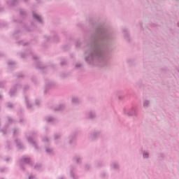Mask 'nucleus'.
<instances>
[{
  "label": "nucleus",
  "mask_w": 179,
  "mask_h": 179,
  "mask_svg": "<svg viewBox=\"0 0 179 179\" xmlns=\"http://www.w3.org/2000/svg\"><path fill=\"white\" fill-rule=\"evenodd\" d=\"M115 37V35L106 24L95 27L85 51L86 62L92 66H106L108 64V54L111 51L110 44Z\"/></svg>",
  "instance_id": "obj_1"
},
{
  "label": "nucleus",
  "mask_w": 179,
  "mask_h": 179,
  "mask_svg": "<svg viewBox=\"0 0 179 179\" xmlns=\"http://www.w3.org/2000/svg\"><path fill=\"white\" fill-rule=\"evenodd\" d=\"M123 113L129 117H138V106L134 105L130 108H124Z\"/></svg>",
  "instance_id": "obj_2"
},
{
  "label": "nucleus",
  "mask_w": 179,
  "mask_h": 179,
  "mask_svg": "<svg viewBox=\"0 0 179 179\" xmlns=\"http://www.w3.org/2000/svg\"><path fill=\"white\" fill-rule=\"evenodd\" d=\"M34 138H36V133L34 132H31L27 135V142L35 148V149L38 150V145H37V142L34 141Z\"/></svg>",
  "instance_id": "obj_3"
},
{
  "label": "nucleus",
  "mask_w": 179,
  "mask_h": 179,
  "mask_svg": "<svg viewBox=\"0 0 179 179\" xmlns=\"http://www.w3.org/2000/svg\"><path fill=\"white\" fill-rule=\"evenodd\" d=\"M19 89H22V90H27V89H29V86L28 85H25L24 87H22L21 85L17 84L16 85H14L10 90L9 94L10 96V97H13V96H15V94H16V91Z\"/></svg>",
  "instance_id": "obj_4"
},
{
  "label": "nucleus",
  "mask_w": 179,
  "mask_h": 179,
  "mask_svg": "<svg viewBox=\"0 0 179 179\" xmlns=\"http://www.w3.org/2000/svg\"><path fill=\"white\" fill-rule=\"evenodd\" d=\"M29 164H30V158L27 157H22L19 162L20 167L21 170H23V171H24V167H26V165Z\"/></svg>",
  "instance_id": "obj_5"
},
{
  "label": "nucleus",
  "mask_w": 179,
  "mask_h": 179,
  "mask_svg": "<svg viewBox=\"0 0 179 179\" xmlns=\"http://www.w3.org/2000/svg\"><path fill=\"white\" fill-rule=\"evenodd\" d=\"M33 59H34V61L36 62V67L38 69H44V68H45V66L40 61L38 56L34 55L33 56Z\"/></svg>",
  "instance_id": "obj_6"
},
{
  "label": "nucleus",
  "mask_w": 179,
  "mask_h": 179,
  "mask_svg": "<svg viewBox=\"0 0 179 179\" xmlns=\"http://www.w3.org/2000/svg\"><path fill=\"white\" fill-rule=\"evenodd\" d=\"M99 136H100V131L99 130H94L90 134V139L92 141H94V139L99 138Z\"/></svg>",
  "instance_id": "obj_7"
},
{
  "label": "nucleus",
  "mask_w": 179,
  "mask_h": 179,
  "mask_svg": "<svg viewBox=\"0 0 179 179\" xmlns=\"http://www.w3.org/2000/svg\"><path fill=\"white\" fill-rule=\"evenodd\" d=\"M32 16H33L34 20H36V22H38V23H43V17H41V15H38V13H37L36 12H33Z\"/></svg>",
  "instance_id": "obj_8"
},
{
  "label": "nucleus",
  "mask_w": 179,
  "mask_h": 179,
  "mask_svg": "<svg viewBox=\"0 0 179 179\" xmlns=\"http://www.w3.org/2000/svg\"><path fill=\"white\" fill-rule=\"evenodd\" d=\"M110 170H114L115 171L120 170V163H118L117 162H112L110 163Z\"/></svg>",
  "instance_id": "obj_9"
},
{
  "label": "nucleus",
  "mask_w": 179,
  "mask_h": 179,
  "mask_svg": "<svg viewBox=\"0 0 179 179\" xmlns=\"http://www.w3.org/2000/svg\"><path fill=\"white\" fill-rule=\"evenodd\" d=\"M24 29L27 30V31H33V30H36V24L33 23L28 24L24 26Z\"/></svg>",
  "instance_id": "obj_10"
},
{
  "label": "nucleus",
  "mask_w": 179,
  "mask_h": 179,
  "mask_svg": "<svg viewBox=\"0 0 179 179\" xmlns=\"http://www.w3.org/2000/svg\"><path fill=\"white\" fill-rule=\"evenodd\" d=\"M76 139V134H72L68 138L69 145H73L75 143V141Z\"/></svg>",
  "instance_id": "obj_11"
},
{
  "label": "nucleus",
  "mask_w": 179,
  "mask_h": 179,
  "mask_svg": "<svg viewBox=\"0 0 179 179\" xmlns=\"http://www.w3.org/2000/svg\"><path fill=\"white\" fill-rule=\"evenodd\" d=\"M19 3V0H9L6 2L7 6L10 8L12 6H16Z\"/></svg>",
  "instance_id": "obj_12"
},
{
  "label": "nucleus",
  "mask_w": 179,
  "mask_h": 179,
  "mask_svg": "<svg viewBox=\"0 0 179 179\" xmlns=\"http://www.w3.org/2000/svg\"><path fill=\"white\" fill-rule=\"evenodd\" d=\"M86 115L88 118L93 120V119L96 118V111L89 110L88 112H87Z\"/></svg>",
  "instance_id": "obj_13"
},
{
  "label": "nucleus",
  "mask_w": 179,
  "mask_h": 179,
  "mask_svg": "<svg viewBox=\"0 0 179 179\" xmlns=\"http://www.w3.org/2000/svg\"><path fill=\"white\" fill-rule=\"evenodd\" d=\"M124 38L127 41H131V35L129 34V29H124Z\"/></svg>",
  "instance_id": "obj_14"
},
{
  "label": "nucleus",
  "mask_w": 179,
  "mask_h": 179,
  "mask_svg": "<svg viewBox=\"0 0 179 179\" xmlns=\"http://www.w3.org/2000/svg\"><path fill=\"white\" fill-rule=\"evenodd\" d=\"M24 101L28 108H31V107H33V103L30 101V98L29 96H25Z\"/></svg>",
  "instance_id": "obj_15"
},
{
  "label": "nucleus",
  "mask_w": 179,
  "mask_h": 179,
  "mask_svg": "<svg viewBox=\"0 0 179 179\" xmlns=\"http://www.w3.org/2000/svg\"><path fill=\"white\" fill-rule=\"evenodd\" d=\"M20 36H22V31H20V29H17L14 31L13 34V36L14 37V38H19Z\"/></svg>",
  "instance_id": "obj_16"
},
{
  "label": "nucleus",
  "mask_w": 179,
  "mask_h": 179,
  "mask_svg": "<svg viewBox=\"0 0 179 179\" xmlns=\"http://www.w3.org/2000/svg\"><path fill=\"white\" fill-rule=\"evenodd\" d=\"M143 108H149L150 107V100L144 99L143 101Z\"/></svg>",
  "instance_id": "obj_17"
},
{
  "label": "nucleus",
  "mask_w": 179,
  "mask_h": 179,
  "mask_svg": "<svg viewBox=\"0 0 179 179\" xmlns=\"http://www.w3.org/2000/svg\"><path fill=\"white\" fill-rule=\"evenodd\" d=\"M46 122H52V124L55 123L57 121V119H55V117H52V116H47L45 118Z\"/></svg>",
  "instance_id": "obj_18"
},
{
  "label": "nucleus",
  "mask_w": 179,
  "mask_h": 179,
  "mask_svg": "<svg viewBox=\"0 0 179 179\" xmlns=\"http://www.w3.org/2000/svg\"><path fill=\"white\" fill-rule=\"evenodd\" d=\"M15 142L16 143V145L18 149H23V145L19 138L15 139Z\"/></svg>",
  "instance_id": "obj_19"
},
{
  "label": "nucleus",
  "mask_w": 179,
  "mask_h": 179,
  "mask_svg": "<svg viewBox=\"0 0 179 179\" xmlns=\"http://www.w3.org/2000/svg\"><path fill=\"white\" fill-rule=\"evenodd\" d=\"M150 157V153L149 151H143V159L148 160Z\"/></svg>",
  "instance_id": "obj_20"
},
{
  "label": "nucleus",
  "mask_w": 179,
  "mask_h": 179,
  "mask_svg": "<svg viewBox=\"0 0 179 179\" xmlns=\"http://www.w3.org/2000/svg\"><path fill=\"white\" fill-rule=\"evenodd\" d=\"M65 108V104L64 103H60L59 105H58L55 108V111H61V110H64V108Z\"/></svg>",
  "instance_id": "obj_21"
},
{
  "label": "nucleus",
  "mask_w": 179,
  "mask_h": 179,
  "mask_svg": "<svg viewBox=\"0 0 179 179\" xmlns=\"http://www.w3.org/2000/svg\"><path fill=\"white\" fill-rule=\"evenodd\" d=\"M8 68H10V69H13V68H15V65H16V63L13 61H9L7 63Z\"/></svg>",
  "instance_id": "obj_22"
},
{
  "label": "nucleus",
  "mask_w": 179,
  "mask_h": 179,
  "mask_svg": "<svg viewBox=\"0 0 179 179\" xmlns=\"http://www.w3.org/2000/svg\"><path fill=\"white\" fill-rule=\"evenodd\" d=\"M73 160L74 162H76V163H80L82 162V157H80V155H75L73 157Z\"/></svg>",
  "instance_id": "obj_23"
},
{
  "label": "nucleus",
  "mask_w": 179,
  "mask_h": 179,
  "mask_svg": "<svg viewBox=\"0 0 179 179\" xmlns=\"http://www.w3.org/2000/svg\"><path fill=\"white\" fill-rule=\"evenodd\" d=\"M72 103H73V104H78V103H79V98H78L77 96L73 97Z\"/></svg>",
  "instance_id": "obj_24"
},
{
  "label": "nucleus",
  "mask_w": 179,
  "mask_h": 179,
  "mask_svg": "<svg viewBox=\"0 0 179 179\" xmlns=\"http://www.w3.org/2000/svg\"><path fill=\"white\" fill-rule=\"evenodd\" d=\"M51 86H54V82H52V81H48V82L46 83L45 88H46V89H48V88L51 87Z\"/></svg>",
  "instance_id": "obj_25"
},
{
  "label": "nucleus",
  "mask_w": 179,
  "mask_h": 179,
  "mask_svg": "<svg viewBox=\"0 0 179 179\" xmlns=\"http://www.w3.org/2000/svg\"><path fill=\"white\" fill-rule=\"evenodd\" d=\"M52 37H53L54 41H57V38H58V34H57V32H52Z\"/></svg>",
  "instance_id": "obj_26"
},
{
  "label": "nucleus",
  "mask_w": 179,
  "mask_h": 179,
  "mask_svg": "<svg viewBox=\"0 0 179 179\" xmlns=\"http://www.w3.org/2000/svg\"><path fill=\"white\" fill-rule=\"evenodd\" d=\"M61 136H62L61 133H57L54 135V138L55 141H58V139H59Z\"/></svg>",
  "instance_id": "obj_27"
},
{
  "label": "nucleus",
  "mask_w": 179,
  "mask_h": 179,
  "mask_svg": "<svg viewBox=\"0 0 179 179\" xmlns=\"http://www.w3.org/2000/svg\"><path fill=\"white\" fill-rule=\"evenodd\" d=\"M7 171H8V168L6 167L0 168V173H7Z\"/></svg>",
  "instance_id": "obj_28"
},
{
  "label": "nucleus",
  "mask_w": 179,
  "mask_h": 179,
  "mask_svg": "<svg viewBox=\"0 0 179 179\" xmlns=\"http://www.w3.org/2000/svg\"><path fill=\"white\" fill-rule=\"evenodd\" d=\"M7 128H8V125H6L4 129H0V132H1L3 135H5V134H6Z\"/></svg>",
  "instance_id": "obj_29"
},
{
  "label": "nucleus",
  "mask_w": 179,
  "mask_h": 179,
  "mask_svg": "<svg viewBox=\"0 0 179 179\" xmlns=\"http://www.w3.org/2000/svg\"><path fill=\"white\" fill-rule=\"evenodd\" d=\"M70 174H71V177L73 178V179L78 178V176H76V175H75V173H73V171H71Z\"/></svg>",
  "instance_id": "obj_30"
},
{
  "label": "nucleus",
  "mask_w": 179,
  "mask_h": 179,
  "mask_svg": "<svg viewBox=\"0 0 179 179\" xmlns=\"http://www.w3.org/2000/svg\"><path fill=\"white\" fill-rule=\"evenodd\" d=\"M6 106L8 108H13V105L12 104V103L10 102H8L6 103Z\"/></svg>",
  "instance_id": "obj_31"
},
{
  "label": "nucleus",
  "mask_w": 179,
  "mask_h": 179,
  "mask_svg": "<svg viewBox=\"0 0 179 179\" xmlns=\"http://www.w3.org/2000/svg\"><path fill=\"white\" fill-rule=\"evenodd\" d=\"M95 166H96V167H101V166H103V162H96L95 163Z\"/></svg>",
  "instance_id": "obj_32"
},
{
  "label": "nucleus",
  "mask_w": 179,
  "mask_h": 179,
  "mask_svg": "<svg viewBox=\"0 0 179 179\" xmlns=\"http://www.w3.org/2000/svg\"><path fill=\"white\" fill-rule=\"evenodd\" d=\"M43 142H45L47 143L50 142V139L48 138V136H44L43 138Z\"/></svg>",
  "instance_id": "obj_33"
},
{
  "label": "nucleus",
  "mask_w": 179,
  "mask_h": 179,
  "mask_svg": "<svg viewBox=\"0 0 179 179\" xmlns=\"http://www.w3.org/2000/svg\"><path fill=\"white\" fill-rule=\"evenodd\" d=\"M46 153L51 154L52 152V148H45Z\"/></svg>",
  "instance_id": "obj_34"
},
{
  "label": "nucleus",
  "mask_w": 179,
  "mask_h": 179,
  "mask_svg": "<svg viewBox=\"0 0 179 179\" xmlns=\"http://www.w3.org/2000/svg\"><path fill=\"white\" fill-rule=\"evenodd\" d=\"M20 132V131L18 129H13V135H17V134H19Z\"/></svg>",
  "instance_id": "obj_35"
},
{
  "label": "nucleus",
  "mask_w": 179,
  "mask_h": 179,
  "mask_svg": "<svg viewBox=\"0 0 179 179\" xmlns=\"http://www.w3.org/2000/svg\"><path fill=\"white\" fill-rule=\"evenodd\" d=\"M20 14L21 16H25L26 15V11L24 10H20Z\"/></svg>",
  "instance_id": "obj_36"
},
{
  "label": "nucleus",
  "mask_w": 179,
  "mask_h": 179,
  "mask_svg": "<svg viewBox=\"0 0 179 179\" xmlns=\"http://www.w3.org/2000/svg\"><path fill=\"white\" fill-rule=\"evenodd\" d=\"M18 44H21L22 45H27V43H24V41H20L17 42Z\"/></svg>",
  "instance_id": "obj_37"
},
{
  "label": "nucleus",
  "mask_w": 179,
  "mask_h": 179,
  "mask_svg": "<svg viewBox=\"0 0 179 179\" xmlns=\"http://www.w3.org/2000/svg\"><path fill=\"white\" fill-rule=\"evenodd\" d=\"M5 87V81H0V88Z\"/></svg>",
  "instance_id": "obj_38"
},
{
  "label": "nucleus",
  "mask_w": 179,
  "mask_h": 179,
  "mask_svg": "<svg viewBox=\"0 0 179 179\" xmlns=\"http://www.w3.org/2000/svg\"><path fill=\"white\" fill-rule=\"evenodd\" d=\"M90 164H85V170H90Z\"/></svg>",
  "instance_id": "obj_39"
},
{
  "label": "nucleus",
  "mask_w": 179,
  "mask_h": 179,
  "mask_svg": "<svg viewBox=\"0 0 179 179\" xmlns=\"http://www.w3.org/2000/svg\"><path fill=\"white\" fill-rule=\"evenodd\" d=\"M40 103H41V101L40 99H36L35 104L36 106H40Z\"/></svg>",
  "instance_id": "obj_40"
},
{
  "label": "nucleus",
  "mask_w": 179,
  "mask_h": 179,
  "mask_svg": "<svg viewBox=\"0 0 179 179\" xmlns=\"http://www.w3.org/2000/svg\"><path fill=\"white\" fill-rule=\"evenodd\" d=\"M8 124H12V122H13V119H12V117H8Z\"/></svg>",
  "instance_id": "obj_41"
},
{
  "label": "nucleus",
  "mask_w": 179,
  "mask_h": 179,
  "mask_svg": "<svg viewBox=\"0 0 179 179\" xmlns=\"http://www.w3.org/2000/svg\"><path fill=\"white\" fill-rule=\"evenodd\" d=\"M45 40H47V41H48V40H51V36L48 35H45Z\"/></svg>",
  "instance_id": "obj_42"
},
{
  "label": "nucleus",
  "mask_w": 179,
  "mask_h": 179,
  "mask_svg": "<svg viewBox=\"0 0 179 179\" xmlns=\"http://www.w3.org/2000/svg\"><path fill=\"white\" fill-rule=\"evenodd\" d=\"M28 179H37V178L36 177V176L31 175L29 176Z\"/></svg>",
  "instance_id": "obj_43"
},
{
  "label": "nucleus",
  "mask_w": 179,
  "mask_h": 179,
  "mask_svg": "<svg viewBox=\"0 0 179 179\" xmlns=\"http://www.w3.org/2000/svg\"><path fill=\"white\" fill-rule=\"evenodd\" d=\"M34 167H35V169H36V170H38V169H40V167H41V166L40 164H36V165L34 166Z\"/></svg>",
  "instance_id": "obj_44"
},
{
  "label": "nucleus",
  "mask_w": 179,
  "mask_h": 179,
  "mask_svg": "<svg viewBox=\"0 0 179 179\" xmlns=\"http://www.w3.org/2000/svg\"><path fill=\"white\" fill-rule=\"evenodd\" d=\"M66 64V59H64L61 62V65H65Z\"/></svg>",
  "instance_id": "obj_45"
},
{
  "label": "nucleus",
  "mask_w": 179,
  "mask_h": 179,
  "mask_svg": "<svg viewBox=\"0 0 179 179\" xmlns=\"http://www.w3.org/2000/svg\"><path fill=\"white\" fill-rule=\"evenodd\" d=\"M22 58H26V53H21Z\"/></svg>",
  "instance_id": "obj_46"
},
{
  "label": "nucleus",
  "mask_w": 179,
  "mask_h": 179,
  "mask_svg": "<svg viewBox=\"0 0 179 179\" xmlns=\"http://www.w3.org/2000/svg\"><path fill=\"white\" fill-rule=\"evenodd\" d=\"M76 47H80V41H77L76 43Z\"/></svg>",
  "instance_id": "obj_47"
},
{
  "label": "nucleus",
  "mask_w": 179,
  "mask_h": 179,
  "mask_svg": "<svg viewBox=\"0 0 179 179\" xmlns=\"http://www.w3.org/2000/svg\"><path fill=\"white\" fill-rule=\"evenodd\" d=\"M5 161L7 162H10V157L6 158Z\"/></svg>",
  "instance_id": "obj_48"
},
{
  "label": "nucleus",
  "mask_w": 179,
  "mask_h": 179,
  "mask_svg": "<svg viewBox=\"0 0 179 179\" xmlns=\"http://www.w3.org/2000/svg\"><path fill=\"white\" fill-rule=\"evenodd\" d=\"M9 145H10V143H9V142H7V149H10V148H9Z\"/></svg>",
  "instance_id": "obj_49"
},
{
  "label": "nucleus",
  "mask_w": 179,
  "mask_h": 179,
  "mask_svg": "<svg viewBox=\"0 0 179 179\" xmlns=\"http://www.w3.org/2000/svg\"><path fill=\"white\" fill-rule=\"evenodd\" d=\"M57 179H66L64 176H59Z\"/></svg>",
  "instance_id": "obj_50"
},
{
  "label": "nucleus",
  "mask_w": 179,
  "mask_h": 179,
  "mask_svg": "<svg viewBox=\"0 0 179 179\" xmlns=\"http://www.w3.org/2000/svg\"><path fill=\"white\" fill-rule=\"evenodd\" d=\"M80 66H82L80 64H76V68H80Z\"/></svg>",
  "instance_id": "obj_51"
},
{
  "label": "nucleus",
  "mask_w": 179,
  "mask_h": 179,
  "mask_svg": "<svg viewBox=\"0 0 179 179\" xmlns=\"http://www.w3.org/2000/svg\"><path fill=\"white\" fill-rule=\"evenodd\" d=\"M18 78H22L23 77V74H20L17 76Z\"/></svg>",
  "instance_id": "obj_52"
},
{
  "label": "nucleus",
  "mask_w": 179,
  "mask_h": 179,
  "mask_svg": "<svg viewBox=\"0 0 179 179\" xmlns=\"http://www.w3.org/2000/svg\"><path fill=\"white\" fill-rule=\"evenodd\" d=\"M3 55V53H2L1 52H0V57H2Z\"/></svg>",
  "instance_id": "obj_53"
},
{
  "label": "nucleus",
  "mask_w": 179,
  "mask_h": 179,
  "mask_svg": "<svg viewBox=\"0 0 179 179\" xmlns=\"http://www.w3.org/2000/svg\"><path fill=\"white\" fill-rule=\"evenodd\" d=\"M140 27H142V22H140L139 24Z\"/></svg>",
  "instance_id": "obj_54"
},
{
  "label": "nucleus",
  "mask_w": 179,
  "mask_h": 179,
  "mask_svg": "<svg viewBox=\"0 0 179 179\" xmlns=\"http://www.w3.org/2000/svg\"><path fill=\"white\" fill-rule=\"evenodd\" d=\"M0 100H2V95L0 94Z\"/></svg>",
  "instance_id": "obj_55"
},
{
  "label": "nucleus",
  "mask_w": 179,
  "mask_h": 179,
  "mask_svg": "<svg viewBox=\"0 0 179 179\" xmlns=\"http://www.w3.org/2000/svg\"><path fill=\"white\" fill-rule=\"evenodd\" d=\"M37 2H41V0H36Z\"/></svg>",
  "instance_id": "obj_56"
},
{
  "label": "nucleus",
  "mask_w": 179,
  "mask_h": 179,
  "mask_svg": "<svg viewBox=\"0 0 179 179\" xmlns=\"http://www.w3.org/2000/svg\"><path fill=\"white\" fill-rule=\"evenodd\" d=\"M0 12H2V8H0Z\"/></svg>",
  "instance_id": "obj_57"
},
{
  "label": "nucleus",
  "mask_w": 179,
  "mask_h": 179,
  "mask_svg": "<svg viewBox=\"0 0 179 179\" xmlns=\"http://www.w3.org/2000/svg\"><path fill=\"white\" fill-rule=\"evenodd\" d=\"M24 2H27L28 0H24Z\"/></svg>",
  "instance_id": "obj_58"
},
{
  "label": "nucleus",
  "mask_w": 179,
  "mask_h": 179,
  "mask_svg": "<svg viewBox=\"0 0 179 179\" xmlns=\"http://www.w3.org/2000/svg\"><path fill=\"white\" fill-rule=\"evenodd\" d=\"M45 92H47V90H45Z\"/></svg>",
  "instance_id": "obj_59"
},
{
  "label": "nucleus",
  "mask_w": 179,
  "mask_h": 179,
  "mask_svg": "<svg viewBox=\"0 0 179 179\" xmlns=\"http://www.w3.org/2000/svg\"><path fill=\"white\" fill-rule=\"evenodd\" d=\"M0 179H3V178H0Z\"/></svg>",
  "instance_id": "obj_60"
}]
</instances>
